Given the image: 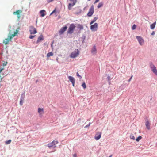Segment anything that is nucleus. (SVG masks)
Segmentation results:
<instances>
[{"mask_svg":"<svg viewBox=\"0 0 157 157\" xmlns=\"http://www.w3.org/2000/svg\"><path fill=\"white\" fill-rule=\"evenodd\" d=\"M18 32V31L17 30H16V32L14 33L13 34H12L10 36H9L7 38L5 39L4 40L3 43L5 44H8L9 42L16 35Z\"/></svg>","mask_w":157,"mask_h":157,"instance_id":"obj_1","label":"nucleus"},{"mask_svg":"<svg viewBox=\"0 0 157 157\" xmlns=\"http://www.w3.org/2000/svg\"><path fill=\"white\" fill-rule=\"evenodd\" d=\"M79 54V51L78 49L75 50L70 55V57L72 58H75L77 57Z\"/></svg>","mask_w":157,"mask_h":157,"instance_id":"obj_2","label":"nucleus"},{"mask_svg":"<svg viewBox=\"0 0 157 157\" xmlns=\"http://www.w3.org/2000/svg\"><path fill=\"white\" fill-rule=\"evenodd\" d=\"M76 27V26L74 24H71L68 29L67 33H68L71 34L74 31V30Z\"/></svg>","mask_w":157,"mask_h":157,"instance_id":"obj_3","label":"nucleus"},{"mask_svg":"<svg viewBox=\"0 0 157 157\" xmlns=\"http://www.w3.org/2000/svg\"><path fill=\"white\" fill-rule=\"evenodd\" d=\"M58 143V141L54 140L51 143L48 144L47 146L48 147L50 148L51 147L55 148L56 147V144Z\"/></svg>","mask_w":157,"mask_h":157,"instance_id":"obj_4","label":"nucleus"},{"mask_svg":"<svg viewBox=\"0 0 157 157\" xmlns=\"http://www.w3.org/2000/svg\"><path fill=\"white\" fill-rule=\"evenodd\" d=\"M71 3L68 4V8L69 10L71 9L72 7L74 6L77 3V0H69Z\"/></svg>","mask_w":157,"mask_h":157,"instance_id":"obj_5","label":"nucleus"},{"mask_svg":"<svg viewBox=\"0 0 157 157\" xmlns=\"http://www.w3.org/2000/svg\"><path fill=\"white\" fill-rule=\"evenodd\" d=\"M150 66L152 72L157 76V70L155 67L152 63L150 64Z\"/></svg>","mask_w":157,"mask_h":157,"instance_id":"obj_6","label":"nucleus"},{"mask_svg":"<svg viewBox=\"0 0 157 157\" xmlns=\"http://www.w3.org/2000/svg\"><path fill=\"white\" fill-rule=\"evenodd\" d=\"M90 28L92 31H97L98 28V24L95 23L94 25H91Z\"/></svg>","mask_w":157,"mask_h":157,"instance_id":"obj_7","label":"nucleus"},{"mask_svg":"<svg viewBox=\"0 0 157 157\" xmlns=\"http://www.w3.org/2000/svg\"><path fill=\"white\" fill-rule=\"evenodd\" d=\"M94 12V6L93 5H92L89 10L87 14V16L88 17H91L93 14Z\"/></svg>","mask_w":157,"mask_h":157,"instance_id":"obj_8","label":"nucleus"},{"mask_svg":"<svg viewBox=\"0 0 157 157\" xmlns=\"http://www.w3.org/2000/svg\"><path fill=\"white\" fill-rule=\"evenodd\" d=\"M29 31L31 34H35L37 32L36 29L32 26L30 27Z\"/></svg>","mask_w":157,"mask_h":157,"instance_id":"obj_9","label":"nucleus"},{"mask_svg":"<svg viewBox=\"0 0 157 157\" xmlns=\"http://www.w3.org/2000/svg\"><path fill=\"white\" fill-rule=\"evenodd\" d=\"M22 12V10H18L14 12L13 13V14L14 15H17V17L18 19H20L21 17L20 14H21Z\"/></svg>","mask_w":157,"mask_h":157,"instance_id":"obj_10","label":"nucleus"},{"mask_svg":"<svg viewBox=\"0 0 157 157\" xmlns=\"http://www.w3.org/2000/svg\"><path fill=\"white\" fill-rule=\"evenodd\" d=\"M136 39L140 45H142L144 43V40L140 36H136Z\"/></svg>","mask_w":157,"mask_h":157,"instance_id":"obj_11","label":"nucleus"},{"mask_svg":"<svg viewBox=\"0 0 157 157\" xmlns=\"http://www.w3.org/2000/svg\"><path fill=\"white\" fill-rule=\"evenodd\" d=\"M101 133H102L101 132H98L95 136V139L96 140H98L101 137Z\"/></svg>","mask_w":157,"mask_h":157,"instance_id":"obj_12","label":"nucleus"},{"mask_svg":"<svg viewBox=\"0 0 157 157\" xmlns=\"http://www.w3.org/2000/svg\"><path fill=\"white\" fill-rule=\"evenodd\" d=\"M67 27L66 26L62 28L59 31V33L60 35L63 34L67 30Z\"/></svg>","mask_w":157,"mask_h":157,"instance_id":"obj_13","label":"nucleus"},{"mask_svg":"<svg viewBox=\"0 0 157 157\" xmlns=\"http://www.w3.org/2000/svg\"><path fill=\"white\" fill-rule=\"evenodd\" d=\"M91 53L93 55H95L97 53V49L95 46H94L91 50Z\"/></svg>","mask_w":157,"mask_h":157,"instance_id":"obj_14","label":"nucleus"},{"mask_svg":"<svg viewBox=\"0 0 157 157\" xmlns=\"http://www.w3.org/2000/svg\"><path fill=\"white\" fill-rule=\"evenodd\" d=\"M68 78L71 83H75V80L73 77L71 76H69Z\"/></svg>","mask_w":157,"mask_h":157,"instance_id":"obj_15","label":"nucleus"},{"mask_svg":"<svg viewBox=\"0 0 157 157\" xmlns=\"http://www.w3.org/2000/svg\"><path fill=\"white\" fill-rule=\"evenodd\" d=\"M145 125L147 129L149 130L150 129V125L149 121L148 120L146 121L145 123Z\"/></svg>","mask_w":157,"mask_h":157,"instance_id":"obj_16","label":"nucleus"},{"mask_svg":"<svg viewBox=\"0 0 157 157\" xmlns=\"http://www.w3.org/2000/svg\"><path fill=\"white\" fill-rule=\"evenodd\" d=\"M44 40L43 37L42 35H41L38 38L37 41V43H38L40 42L41 40Z\"/></svg>","mask_w":157,"mask_h":157,"instance_id":"obj_17","label":"nucleus"},{"mask_svg":"<svg viewBox=\"0 0 157 157\" xmlns=\"http://www.w3.org/2000/svg\"><path fill=\"white\" fill-rule=\"evenodd\" d=\"M38 112L40 114H42L44 113L43 109L39 108L38 109Z\"/></svg>","mask_w":157,"mask_h":157,"instance_id":"obj_18","label":"nucleus"},{"mask_svg":"<svg viewBox=\"0 0 157 157\" xmlns=\"http://www.w3.org/2000/svg\"><path fill=\"white\" fill-rule=\"evenodd\" d=\"M45 12V10H41L40 11V13L41 14V16L42 17H44L45 15V14L44 13V12Z\"/></svg>","mask_w":157,"mask_h":157,"instance_id":"obj_19","label":"nucleus"},{"mask_svg":"<svg viewBox=\"0 0 157 157\" xmlns=\"http://www.w3.org/2000/svg\"><path fill=\"white\" fill-rule=\"evenodd\" d=\"M155 25H156V22H155L153 23L151 25H150L151 29H154L155 27Z\"/></svg>","mask_w":157,"mask_h":157,"instance_id":"obj_20","label":"nucleus"},{"mask_svg":"<svg viewBox=\"0 0 157 157\" xmlns=\"http://www.w3.org/2000/svg\"><path fill=\"white\" fill-rule=\"evenodd\" d=\"M78 28L80 30H82L83 29V26L82 25L78 24Z\"/></svg>","mask_w":157,"mask_h":157,"instance_id":"obj_21","label":"nucleus"},{"mask_svg":"<svg viewBox=\"0 0 157 157\" xmlns=\"http://www.w3.org/2000/svg\"><path fill=\"white\" fill-rule=\"evenodd\" d=\"M98 19V18L97 17H95L94 19L90 22V25H92L93 23H94Z\"/></svg>","mask_w":157,"mask_h":157,"instance_id":"obj_22","label":"nucleus"},{"mask_svg":"<svg viewBox=\"0 0 157 157\" xmlns=\"http://www.w3.org/2000/svg\"><path fill=\"white\" fill-rule=\"evenodd\" d=\"M53 55V53L52 52H50L47 54V56L48 57H49L51 56H52Z\"/></svg>","mask_w":157,"mask_h":157,"instance_id":"obj_23","label":"nucleus"},{"mask_svg":"<svg viewBox=\"0 0 157 157\" xmlns=\"http://www.w3.org/2000/svg\"><path fill=\"white\" fill-rule=\"evenodd\" d=\"M103 4L102 2L99 3L97 7L98 8H99L103 6Z\"/></svg>","mask_w":157,"mask_h":157,"instance_id":"obj_24","label":"nucleus"},{"mask_svg":"<svg viewBox=\"0 0 157 157\" xmlns=\"http://www.w3.org/2000/svg\"><path fill=\"white\" fill-rule=\"evenodd\" d=\"M142 138V137L141 136H139L136 139V141L137 142H139V140Z\"/></svg>","mask_w":157,"mask_h":157,"instance_id":"obj_25","label":"nucleus"},{"mask_svg":"<svg viewBox=\"0 0 157 157\" xmlns=\"http://www.w3.org/2000/svg\"><path fill=\"white\" fill-rule=\"evenodd\" d=\"M130 138L131 139H133L134 140L135 139V138L133 134H131L130 136Z\"/></svg>","mask_w":157,"mask_h":157,"instance_id":"obj_26","label":"nucleus"},{"mask_svg":"<svg viewBox=\"0 0 157 157\" xmlns=\"http://www.w3.org/2000/svg\"><path fill=\"white\" fill-rule=\"evenodd\" d=\"M82 86L84 88V89H85L86 88V83L85 82H83L82 85Z\"/></svg>","mask_w":157,"mask_h":157,"instance_id":"obj_27","label":"nucleus"},{"mask_svg":"<svg viewBox=\"0 0 157 157\" xmlns=\"http://www.w3.org/2000/svg\"><path fill=\"white\" fill-rule=\"evenodd\" d=\"M24 100V98L23 99H21L20 101V104L21 106H22L23 105V101Z\"/></svg>","mask_w":157,"mask_h":157,"instance_id":"obj_28","label":"nucleus"},{"mask_svg":"<svg viewBox=\"0 0 157 157\" xmlns=\"http://www.w3.org/2000/svg\"><path fill=\"white\" fill-rule=\"evenodd\" d=\"M11 142V140H9L7 141H6L5 142L6 144H10Z\"/></svg>","mask_w":157,"mask_h":157,"instance_id":"obj_29","label":"nucleus"},{"mask_svg":"<svg viewBox=\"0 0 157 157\" xmlns=\"http://www.w3.org/2000/svg\"><path fill=\"white\" fill-rule=\"evenodd\" d=\"M136 25L135 24H134L133 25L132 29V30H134L136 29Z\"/></svg>","mask_w":157,"mask_h":157,"instance_id":"obj_30","label":"nucleus"},{"mask_svg":"<svg viewBox=\"0 0 157 157\" xmlns=\"http://www.w3.org/2000/svg\"><path fill=\"white\" fill-rule=\"evenodd\" d=\"M8 63L7 62H4L3 63V66H5Z\"/></svg>","mask_w":157,"mask_h":157,"instance_id":"obj_31","label":"nucleus"},{"mask_svg":"<svg viewBox=\"0 0 157 157\" xmlns=\"http://www.w3.org/2000/svg\"><path fill=\"white\" fill-rule=\"evenodd\" d=\"M35 36V35L34 36H32V35H30L29 37V38L31 39H33V38Z\"/></svg>","mask_w":157,"mask_h":157,"instance_id":"obj_32","label":"nucleus"},{"mask_svg":"<svg viewBox=\"0 0 157 157\" xmlns=\"http://www.w3.org/2000/svg\"><path fill=\"white\" fill-rule=\"evenodd\" d=\"M76 74L78 77L80 78H82V77L80 75H79L78 72L76 73Z\"/></svg>","mask_w":157,"mask_h":157,"instance_id":"obj_33","label":"nucleus"},{"mask_svg":"<svg viewBox=\"0 0 157 157\" xmlns=\"http://www.w3.org/2000/svg\"><path fill=\"white\" fill-rule=\"evenodd\" d=\"M90 123H89V124L88 125H86V126L85 127V128H86V127H89V126H90Z\"/></svg>","mask_w":157,"mask_h":157,"instance_id":"obj_34","label":"nucleus"},{"mask_svg":"<svg viewBox=\"0 0 157 157\" xmlns=\"http://www.w3.org/2000/svg\"><path fill=\"white\" fill-rule=\"evenodd\" d=\"M99 0H95V2H94V3L95 4V3H97V2H99Z\"/></svg>","mask_w":157,"mask_h":157,"instance_id":"obj_35","label":"nucleus"},{"mask_svg":"<svg viewBox=\"0 0 157 157\" xmlns=\"http://www.w3.org/2000/svg\"><path fill=\"white\" fill-rule=\"evenodd\" d=\"M151 34L152 35H154L155 34V32L154 31H153L151 33Z\"/></svg>","mask_w":157,"mask_h":157,"instance_id":"obj_36","label":"nucleus"},{"mask_svg":"<svg viewBox=\"0 0 157 157\" xmlns=\"http://www.w3.org/2000/svg\"><path fill=\"white\" fill-rule=\"evenodd\" d=\"M132 77H133V76H132H132H131V77L129 79V80H128V82H130V81L131 80V79H132Z\"/></svg>","mask_w":157,"mask_h":157,"instance_id":"obj_37","label":"nucleus"},{"mask_svg":"<svg viewBox=\"0 0 157 157\" xmlns=\"http://www.w3.org/2000/svg\"><path fill=\"white\" fill-rule=\"evenodd\" d=\"M73 157H76V154H74L73 155Z\"/></svg>","mask_w":157,"mask_h":157,"instance_id":"obj_38","label":"nucleus"},{"mask_svg":"<svg viewBox=\"0 0 157 157\" xmlns=\"http://www.w3.org/2000/svg\"><path fill=\"white\" fill-rule=\"evenodd\" d=\"M55 11H56V10H53L52 12L53 13H54V12H55Z\"/></svg>","mask_w":157,"mask_h":157,"instance_id":"obj_39","label":"nucleus"},{"mask_svg":"<svg viewBox=\"0 0 157 157\" xmlns=\"http://www.w3.org/2000/svg\"><path fill=\"white\" fill-rule=\"evenodd\" d=\"M72 83V84H73V86H74V84H75V83Z\"/></svg>","mask_w":157,"mask_h":157,"instance_id":"obj_40","label":"nucleus"},{"mask_svg":"<svg viewBox=\"0 0 157 157\" xmlns=\"http://www.w3.org/2000/svg\"><path fill=\"white\" fill-rule=\"evenodd\" d=\"M112 155H110L109 156V157H112Z\"/></svg>","mask_w":157,"mask_h":157,"instance_id":"obj_41","label":"nucleus"},{"mask_svg":"<svg viewBox=\"0 0 157 157\" xmlns=\"http://www.w3.org/2000/svg\"><path fill=\"white\" fill-rule=\"evenodd\" d=\"M53 13L52 12V13L50 14V15H51Z\"/></svg>","mask_w":157,"mask_h":157,"instance_id":"obj_42","label":"nucleus"},{"mask_svg":"<svg viewBox=\"0 0 157 157\" xmlns=\"http://www.w3.org/2000/svg\"><path fill=\"white\" fill-rule=\"evenodd\" d=\"M91 0H88V1H90Z\"/></svg>","mask_w":157,"mask_h":157,"instance_id":"obj_43","label":"nucleus"},{"mask_svg":"<svg viewBox=\"0 0 157 157\" xmlns=\"http://www.w3.org/2000/svg\"><path fill=\"white\" fill-rule=\"evenodd\" d=\"M109 78V77H108Z\"/></svg>","mask_w":157,"mask_h":157,"instance_id":"obj_44","label":"nucleus"}]
</instances>
